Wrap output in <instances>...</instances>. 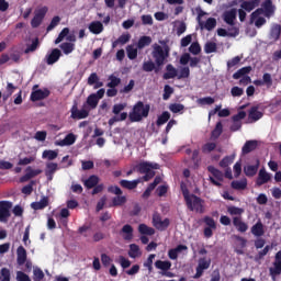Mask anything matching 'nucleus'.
<instances>
[{
	"mask_svg": "<svg viewBox=\"0 0 281 281\" xmlns=\"http://www.w3.org/2000/svg\"><path fill=\"white\" fill-rule=\"evenodd\" d=\"M159 44L155 43L151 45V57L156 61L157 67H164L170 57V46H168L166 41H159Z\"/></svg>",
	"mask_w": 281,
	"mask_h": 281,
	"instance_id": "1",
	"label": "nucleus"
},
{
	"mask_svg": "<svg viewBox=\"0 0 281 281\" xmlns=\"http://www.w3.org/2000/svg\"><path fill=\"white\" fill-rule=\"evenodd\" d=\"M150 113V104H144V102L138 101L130 112V122H142V120L148 117Z\"/></svg>",
	"mask_w": 281,
	"mask_h": 281,
	"instance_id": "2",
	"label": "nucleus"
},
{
	"mask_svg": "<svg viewBox=\"0 0 281 281\" xmlns=\"http://www.w3.org/2000/svg\"><path fill=\"white\" fill-rule=\"evenodd\" d=\"M261 14L266 19H271L276 14V5H273L272 0H265L261 3V8H258L250 14V23H254Z\"/></svg>",
	"mask_w": 281,
	"mask_h": 281,
	"instance_id": "3",
	"label": "nucleus"
},
{
	"mask_svg": "<svg viewBox=\"0 0 281 281\" xmlns=\"http://www.w3.org/2000/svg\"><path fill=\"white\" fill-rule=\"evenodd\" d=\"M186 205L190 212H196V214H205V200L199 195L191 193L186 200Z\"/></svg>",
	"mask_w": 281,
	"mask_h": 281,
	"instance_id": "4",
	"label": "nucleus"
},
{
	"mask_svg": "<svg viewBox=\"0 0 281 281\" xmlns=\"http://www.w3.org/2000/svg\"><path fill=\"white\" fill-rule=\"evenodd\" d=\"M136 170L137 172H139L140 175H145L143 177L144 181H150V179H153V177H155V170H157L159 168V165L157 164H150V162H139L138 165H136Z\"/></svg>",
	"mask_w": 281,
	"mask_h": 281,
	"instance_id": "5",
	"label": "nucleus"
},
{
	"mask_svg": "<svg viewBox=\"0 0 281 281\" xmlns=\"http://www.w3.org/2000/svg\"><path fill=\"white\" fill-rule=\"evenodd\" d=\"M124 109H126V103H117V104L113 105L112 113L114 114V116H112L109 120V122H108L109 126H113V124H115V122H124V120H126V117H128V113L122 112V111H124Z\"/></svg>",
	"mask_w": 281,
	"mask_h": 281,
	"instance_id": "6",
	"label": "nucleus"
},
{
	"mask_svg": "<svg viewBox=\"0 0 281 281\" xmlns=\"http://www.w3.org/2000/svg\"><path fill=\"white\" fill-rule=\"evenodd\" d=\"M11 210L12 202L5 200L0 201V223H8L10 216H12V213H10Z\"/></svg>",
	"mask_w": 281,
	"mask_h": 281,
	"instance_id": "7",
	"label": "nucleus"
},
{
	"mask_svg": "<svg viewBox=\"0 0 281 281\" xmlns=\"http://www.w3.org/2000/svg\"><path fill=\"white\" fill-rule=\"evenodd\" d=\"M212 265V259H207L205 257H202L198 261V266L195 268V274L193 276L194 280H199L203 276L204 271H207L210 269V266Z\"/></svg>",
	"mask_w": 281,
	"mask_h": 281,
	"instance_id": "8",
	"label": "nucleus"
},
{
	"mask_svg": "<svg viewBox=\"0 0 281 281\" xmlns=\"http://www.w3.org/2000/svg\"><path fill=\"white\" fill-rule=\"evenodd\" d=\"M153 225L155 228L158 229V232H166V229L170 227V218L167 217L165 220H161V215L155 213L153 215Z\"/></svg>",
	"mask_w": 281,
	"mask_h": 281,
	"instance_id": "9",
	"label": "nucleus"
},
{
	"mask_svg": "<svg viewBox=\"0 0 281 281\" xmlns=\"http://www.w3.org/2000/svg\"><path fill=\"white\" fill-rule=\"evenodd\" d=\"M273 267L269 268V273L272 280H276L278 276H281V250L274 256Z\"/></svg>",
	"mask_w": 281,
	"mask_h": 281,
	"instance_id": "10",
	"label": "nucleus"
},
{
	"mask_svg": "<svg viewBox=\"0 0 281 281\" xmlns=\"http://www.w3.org/2000/svg\"><path fill=\"white\" fill-rule=\"evenodd\" d=\"M47 7H42L41 9L35 11V15L31 20V27H40L41 23H43V19H45V15L47 14Z\"/></svg>",
	"mask_w": 281,
	"mask_h": 281,
	"instance_id": "11",
	"label": "nucleus"
},
{
	"mask_svg": "<svg viewBox=\"0 0 281 281\" xmlns=\"http://www.w3.org/2000/svg\"><path fill=\"white\" fill-rule=\"evenodd\" d=\"M203 14H205V12H201L198 15V23H199L200 30H207V32H212V30L216 27V19L209 18L205 22H203L201 20V16H203Z\"/></svg>",
	"mask_w": 281,
	"mask_h": 281,
	"instance_id": "12",
	"label": "nucleus"
},
{
	"mask_svg": "<svg viewBox=\"0 0 281 281\" xmlns=\"http://www.w3.org/2000/svg\"><path fill=\"white\" fill-rule=\"evenodd\" d=\"M190 65L191 68L199 67L201 58L190 56V53H184L180 56V65Z\"/></svg>",
	"mask_w": 281,
	"mask_h": 281,
	"instance_id": "13",
	"label": "nucleus"
},
{
	"mask_svg": "<svg viewBox=\"0 0 281 281\" xmlns=\"http://www.w3.org/2000/svg\"><path fill=\"white\" fill-rule=\"evenodd\" d=\"M69 41V43H76V35L70 34L69 35V27H64L57 38L55 40V45H58L59 43H63V41Z\"/></svg>",
	"mask_w": 281,
	"mask_h": 281,
	"instance_id": "14",
	"label": "nucleus"
},
{
	"mask_svg": "<svg viewBox=\"0 0 281 281\" xmlns=\"http://www.w3.org/2000/svg\"><path fill=\"white\" fill-rule=\"evenodd\" d=\"M43 170L41 169H33L32 167H26L25 175L20 178L21 183H25L30 181V179H34V177H38V175H42Z\"/></svg>",
	"mask_w": 281,
	"mask_h": 281,
	"instance_id": "15",
	"label": "nucleus"
},
{
	"mask_svg": "<svg viewBox=\"0 0 281 281\" xmlns=\"http://www.w3.org/2000/svg\"><path fill=\"white\" fill-rule=\"evenodd\" d=\"M71 117L72 120H85L87 117H89V111L87 110H78V103L75 102L71 110Z\"/></svg>",
	"mask_w": 281,
	"mask_h": 281,
	"instance_id": "16",
	"label": "nucleus"
},
{
	"mask_svg": "<svg viewBox=\"0 0 281 281\" xmlns=\"http://www.w3.org/2000/svg\"><path fill=\"white\" fill-rule=\"evenodd\" d=\"M262 0H239L241 10H245L246 12H252V10H256L258 5H260Z\"/></svg>",
	"mask_w": 281,
	"mask_h": 281,
	"instance_id": "17",
	"label": "nucleus"
},
{
	"mask_svg": "<svg viewBox=\"0 0 281 281\" xmlns=\"http://www.w3.org/2000/svg\"><path fill=\"white\" fill-rule=\"evenodd\" d=\"M269 181H271V173L267 172V169L263 167L259 170L256 184L260 187L265 186V183H269Z\"/></svg>",
	"mask_w": 281,
	"mask_h": 281,
	"instance_id": "18",
	"label": "nucleus"
},
{
	"mask_svg": "<svg viewBox=\"0 0 281 281\" xmlns=\"http://www.w3.org/2000/svg\"><path fill=\"white\" fill-rule=\"evenodd\" d=\"M49 90L48 89H38L31 93V101L38 102V100H45V98H49Z\"/></svg>",
	"mask_w": 281,
	"mask_h": 281,
	"instance_id": "19",
	"label": "nucleus"
},
{
	"mask_svg": "<svg viewBox=\"0 0 281 281\" xmlns=\"http://www.w3.org/2000/svg\"><path fill=\"white\" fill-rule=\"evenodd\" d=\"M60 56H63V53L58 48H54L50 54L46 55V64L47 65H54L60 60Z\"/></svg>",
	"mask_w": 281,
	"mask_h": 281,
	"instance_id": "20",
	"label": "nucleus"
},
{
	"mask_svg": "<svg viewBox=\"0 0 281 281\" xmlns=\"http://www.w3.org/2000/svg\"><path fill=\"white\" fill-rule=\"evenodd\" d=\"M258 109H260V106L254 105L248 112V120L251 123L258 122V120H262V115H265L262 112L258 111Z\"/></svg>",
	"mask_w": 281,
	"mask_h": 281,
	"instance_id": "21",
	"label": "nucleus"
},
{
	"mask_svg": "<svg viewBox=\"0 0 281 281\" xmlns=\"http://www.w3.org/2000/svg\"><path fill=\"white\" fill-rule=\"evenodd\" d=\"M142 69L147 74H150V71H155V74H159V71L161 70V66H157V61L147 60L143 63Z\"/></svg>",
	"mask_w": 281,
	"mask_h": 281,
	"instance_id": "22",
	"label": "nucleus"
},
{
	"mask_svg": "<svg viewBox=\"0 0 281 281\" xmlns=\"http://www.w3.org/2000/svg\"><path fill=\"white\" fill-rule=\"evenodd\" d=\"M238 34H240V30L236 26H232L227 30L225 29H217V36H231V37H236L238 36Z\"/></svg>",
	"mask_w": 281,
	"mask_h": 281,
	"instance_id": "23",
	"label": "nucleus"
},
{
	"mask_svg": "<svg viewBox=\"0 0 281 281\" xmlns=\"http://www.w3.org/2000/svg\"><path fill=\"white\" fill-rule=\"evenodd\" d=\"M223 21H225L227 23V25H231L232 27H234V25H236L235 21H236V9H231L228 11H225L223 13Z\"/></svg>",
	"mask_w": 281,
	"mask_h": 281,
	"instance_id": "24",
	"label": "nucleus"
},
{
	"mask_svg": "<svg viewBox=\"0 0 281 281\" xmlns=\"http://www.w3.org/2000/svg\"><path fill=\"white\" fill-rule=\"evenodd\" d=\"M258 168H260V160H256V165H247L244 167V173L246 177H256L258 175Z\"/></svg>",
	"mask_w": 281,
	"mask_h": 281,
	"instance_id": "25",
	"label": "nucleus"
},
{
	"mask_svg": "<svg viewBox=\"0 0 281 281\" xmlns=\"http://www.w3.org/2000/svg\"><path fill=\"white\" fill-rule=\"evenodd\" d=\"M181 251H188V246L180 244L176 248L169 249L168 257L170 258V260H177V258H179V254H181Z\"/></svg>",
	"mask_w": 281,
	"mask_h": 281,
	"instance_id": "26",
	"label": "nucleus"
},
{
	"mask_svg": "<svg viewBox=\"0 0 281 281\" xmlns=\"http://www.w3.org/2000/svg\"><path fill=\"white\" fill-rule=\"evenodd\" d=\"M16 254H18L16 262L20 267H23V265L27 262V250H25L23 246H20L16 249Z\"/></svg>",
	"mask_w": 281,
	"mask_h": 281,
	"instance_id": "27",
	"label": "nucleus"
},
{
	"mask_svg": "<svg viewBox=\"0 0 281 281\" xmlns=\"http://www.w3.org/2000/svg\"><path fill=\"white\" fill-rule=\"evenodd\" d=\"M164 80H172V78H178V71L172 64L166 66V72L162 75Z\"/></svg>",
	"mask_w": 281,
	"mask_h": 281,
	"instance_id": "28",
	"label": "nucleus"
},
{
	"mask_svg": "<svg viewBox=\"0 0 281 281\" xmlns=\"http://www.w3.org/2000/svg\"><path fill=\"white\" fill-rule=\"evenodd\" d=\"M100 183V178L95 175L90 176L88 179L83 181L85 188L87 190H92V188H95Z\"/></svg>",
	"mask_w": 281,
	"mask_h": 281,
	"instance_id": "29",
	"label": "nucleus"
},
{
	"mask_svg": "<svg viewBox=\"0 0 281 281\" xmlns=\"http://www.w3.org/2000/svg\"><path fill=\"white\" fill-rule=\"evenodd\" d=\"M233 225L241 234H245V232H247L249 229V226L247 225V223L243 222V220H240V217H234Z\"/></svg>",
	"mask_w": 281,
	"mask_h": 281,
	"instance_id": "30",
	"label": "nucleus"
},
{
	"mask_svg": "<svg viewBox=\"0 0 281 281\" xmlns=\"http://www.w3.org/2000/svg\"><path fill=\"white\" fill-rule=\"evenodd\" d=\"M251 66H246L238 69L235 74H233L234 80H240V78H245V76H249L251 74Z\"/></svg>",
	"mask_w": 281,
	"mask_h": 281,
	"instance_id": "31",
	"label": "nucleus"
},
{
	"mask_svg": "<svg viewBox=\"0 0 281 281\" xmlns=\"http://www.w3.org/2000/svg\"><path fill=\"white\" fill-rule=\"evenodd\" d=\"M140 181L139 179L137 180H121L120 181V186L121 188H124L125 190H135V188H137V186H139Z\"/></svg>",
	"mask_w": 281,
	"mask_h": 281,
	"instance_id": "32",
	"label": "nucleus"
},
{
	"mask_svg": "<svg viewBox=\"0 0 281 281\" xmlns=\"http://www.w3.org/2000/svg\"><path fill=\"white\" fill-rule=\"evenodd\" d=\"M49 205V198L43 196L41 201L31 204L32 210H45Z\"/></svg>",
	"mask_w": 281,
	"mask_h": 281,
	"instance_id": "33",
	"label": "nucleus"
},
{
	"mask_svg": "<svg viewBox=\"0 0 281 281\" xmlns=\"http://www.w3.org/2000/svg\"><path fill=\"white\" fill-rule=\"evenodd\" d=\"M89 30L92 34H102L104 32V25L100 21L91 22Z\"/></svg>",
	"mask_w": 281,
	"mask_h": 281,
	"instance_id": "34",
	"label": "nucleus"
},
{
	"mask_svg": "<svg viewBox=\"0 0 281 281\" xmlns=\"http://www.w3.org/2000/svg\"><path fill=\"white\" fill-rule=\"evenodd\" d=\"M251 234L257 237L265 236V225H262V222L259 221L251 227Z\"/></svg>",
	"mask_w": 281,
	"mask_h": 281,
	"instance_id": "35",
	"label": "nucleus"
},
{
	"mask_svg": "<svg viewBox=\"0 0 281 281\" xmlns=\"http://www.w3.org/2000/svg\"><path fill=\"white\" fill-rule=\"evenodd\" d=\"M223 135V122L218 121L211 132V139H218Z\"/></svg>",
	"mask_w": 281,
	"mask_h": 281,
	"instance_id": "36",
	"label": "nucleus"
},
{
	"mask_svg": "<svg viewBox=\"0 0 281 281\" xmlns=\"http://www.w3.org/2000/svg\"><path fill=\"white\" fill-rule=\"evenodd\" d=\"M121 233L124 234V240H133V226L131 224H126L122 227Z\"/></svg>",
	"mask_w": 281,
	"mask_h": 281,
	"instance_id": "37",
	"label": "nucleus"
},
{
	"mask_svg": "<svg viewBox=\"0 0 281 281\" xmlns=\"http://www.w3.org/2000/svg\"><path fill=\"white\" fill-rule=\"evenodd\" d=\"M138 232H139V234H143L144 236H155V228L149 227L146 224H139Z\"/></svg>",
	"mask_w": 281,
	"mask_h": 281,
	"instance_id": "38",
	"label": "nucleus"
},
{
	"mask_svg": "<svg viewBox=\"0 0 281 281\" xmlns=\"http://www.w3.org/2000/svg\"><path fill=\"white\" fill-rule=\"evenodd\" d=\"M59 47L66 56H69V54H71V52H74V49H76V44L65 42V43H61L59 45Z\"/></svg>",
	"mask_w": 281,
	"mask_h": 281,
	"instance_id": "39",
	"label": "nucleus"
},
{
	"mask_svg": "<svg viewBox=\"0 0 281 281\" xmlns=\"http://www.w3.org/2000/svg\"><path fill=\"white\" fill-rule=\"evenodd\" d=\"M156 269H160V271H170V268L172 267V262L170 261H164V260H157L155 262Z\"/></svg>",
	"mask_w": 281,
	"mask_h": 281,
	"instance_id": "40",
	"label": "nucleus"
},
{
	"mask_svg": "<svg viewBox=\"0 0 281 281\" xmlns=\"http://www.w3.org/2000/svg\"><path fill=\"white\" fill-rule=\"evenodd\" d=\"M150 43H153V37L144 35L138 40L137 49H144V47H148Z\"/></svg>",
	"mask_w": 281,
	"mask_h": 281,
	"instance_id": "41",
	"label": "nucleus"
},
{
	"mask_svg": "<svg viewBox=\"0 0 281 281\" xmlns=\"http://www.w3.org/2000/svg\"><path fill=\"white\" fill-rule=\"evenodd\" d=\"M256 146H258L257 142H246L243 146L241 153L244 155H249L252 150H256Z\"/></svg>",
	"mask_w": 281,
	"mask_h": 281,
	"instance_id": "42",
	"label": "nucleus"
},
{
	"mask_svg": "<svg viewBox=\"0 0 281 281\" xmlns=\"http://www.w3.org/2000/svg\"><path fill=\"white\" fill-rule=\"evenodd\" d=\"M280 34H281V25L280 24L272 25V27L270 30L271 38H273L274 41H279Z\"/></svg>",
	"mask_w": 281,
	"mask_h": 281,
	"instance_id": "43",
	"label": "nucleus"
},
{
	"mask_svg": "<svg viewBox=\"0 0 281 281\" xmlns=\"http://www.w3.org/2000/svg\"><path fill=\"white\" fill-rule=\"evenodd\" d=\"M128 256L130 258H138V256H142V252L139 251V246L137 244L130 245Z\"/></svg>",
	"mask_w": 281,
	"mask_h": 281,
	"instance_id": "44",
	"label": "nucleus"
},
{
	"mask_svg": "<svg viewBox=\"0 0 281 281\" xmlns=\"http://www.w3.org/2000/svg\"><path fill=\"white\" fill-rule=\"evenodd\" d=\"M233 190H245L247 188V179H244V180H234L232 183H231Z\"/></svg>",
	"mask_w": 281,
	"mask_h": 281,
	"instance_id": "45",
	"label": "nucleus"
},
{
	"mask_svg": "<svg viewBox=\"0 0 281 281\" xmlns=\"http://www.w3.org/2000/svg\"><path fill=\"white\" fill-rule=\"evenodd\" d=\"M207 170L211 172V175H213L215 179H217V181H223L224 175L221 170L216 169L214 166H209Z\"/></svg>",
	"mask_w": 281,
	"mask_h": 281,
	"instance_id": "46",
	"label": "nucleus"
},
{
	"mask_svg": "<svg viewBox=\"0 0 281 281\" xmlns=\"http://www.w3.org/2000/svg\"><path fill=\"white\" fill-rule=\"evenodd\" d=\"M126 203V196L125 195H116L112 199V205L113 207H120Z\"/></svg>",
	"mask_w": 281,
	"mask_h": 281,
	"instance_id": "47",
	"label": "nucleus"
},
{
	"mask_svg": "<svg viewBox=\"0 0 281 281\" xmlns=\"http://www.w3.org/2000/svg\"><path fill=\"white\" fill-rule=\"evenodd\" d=\"M98 102H100V100L98 99V95H95V93H92L87 98V104L91 109H95L98 106Z\"/></svg>",
	"mask_w": 281,
	"mask_h": 281,
	"instance_id": "48",
	"label": "nucleus"
},
{
	"mask_svg": "<svg viewBox=\"0 0 281 281\" xmlns=\"http://www.w3.org/2000/svg\"><path fill=\"white\" fill-rule=\"evenodd\" d=\"M110 82H108L106 87L110 89H115V87H119L122 82V79L115 77L114 75H111L109 77Z\"/></svg>",
	"mask_w": 281,
	"mask_h": 281,
	"instance_id": "49",
	"label": "nucleus"
},
{
	"mask_svg": "<svg viewBox=\"0 0 281 281\" xmlns=\"http://www.w3.org/2000/svg\"><path fill=\"white\" fill-rule=\"evenodd\" d=\"M43 159H48V161H54L58 157V151L56 150H44L42 154Z\"/></svg>",
	"mask_w": 281,
	"mask_h": 281,
	"instance_id": "50",
	"label": "nucleus"
},
{
	"mask_svg": "<svg viewBox=\"0 0 281 281\" xmlns=\"http://www.w3.org/2000/svg\"><path fill=\"white\" fill-rule=\"evenodd\" d=\"M168 120H170V112L165 111L161 113L160 116H158L156 124L157 126H162V124H166Z\"/></svg>",
	"mask_w": 281,
	"mask_h": 281,
	"instance_id": "51",
	"label": "nucleus"
},
{
	"mask_svg": "<svg viewBox=\"0 0 281 281\" xmlns=\"http://www.w3.org/2000/svg\"><path fill=\"white\" fill-rule=\"evenodd\" d=\"M218 49V46L214 42H206L204 45V52L205 54H214Z\"/></svg>",
	"mask_w": 281,
	"mask_h": 281,
	"instance_id": "52",
	"label": "nucleus"
},
{
	"mask_svg": "<svg viewBox=\"0 0 281 281\" xmlns=\"http://www.w3.org/2000/svg\"><path fill=\"white\" fill-rule=\"evenodd\" d=\"M189 52L193 56H199L201 54V44H199V42H193L189 47Z\"/></svg>",
	"mask_w": 281,
	"mask_h": 281,
	"instance_id": "53",
	"label": "nucleus"
},
{
	"mask_svg": "<svg viewBox=\"0 0 281 281\" xmlns=\"http://www.w3.org/2000/svg\"><path fill=\"white\" fill-rule=\"evenodd\" d=\"M126 52H127V58L130 60H135V58H137V48H135V46L127 45Z\"/></svg>",
	"mask_w": 281,
	"mask_h": 281,
	"instance_id": "54",
	"label": "nucleus"
},
{
	"mask_svg": "<svg viewBox=\"0 0 281 281\" xmlns=\"http://www.w3.org/2000/svg\"><path fill=\"white\" fill-rule=\"evenodd\" d=\"M228 214H231V216H240L241 214H244L245 210L238 206H229L227 209Z\"/></svg>",
	"mask_w": 281,
	"mask_h": 281,
	"instance_id": "55",
	"label": "nucleus"
},
{
	"mask_svg": "<svg viewBox=\"0 0 281 281\" xmlns=\"http://www.w3.org/2000/svg\"><path fill=\"white\" fill-rule=\"evenodd\" d=\"M198 104H200V106H205V104H207L209 106L214 104L215 100L212 97H204V98H200L198 99Z\"/></svg>",
	"mask_w": 281,
	"mask_h": 281,
	"instance_id": "56",
	"label": "nucleus"
},
{
	"mask_svg": "<svg viewBox=\"0 0 281 281\" xmlns=\"http://www.w3.org/2000/svg\"><path fill=\"white\" fill-rule=\"evenodd\" d=\"M183 109H186V105H183L181 103H171L169 105V110L171 111V113H181V111H183Z\"/></svg>",
	"mask_w": 281,
	"mask_h": 281,
	"instance_id": "57",
	"label": "nucleus"
},
{
	"mask_svg": "<svg viewBox=\"0 0 281 281\" xmlns=\"http://www.w3.org/2000/svg\"><path fill=\"white\" fill-rule=\"evenodd\" d=\"M173 93H175V89L172 87H170L169 85H166L164 88L162 99L170 100V95H172Z\"/></svg>",
	"mask_w": 281,
	"mask_h": 281,
	"instance_id": "58",
	"label": "nucleus"
},
{
	"mask_svg": "<svg viewBox=\"0 0 281 281\" xmlns=\"http://www.w3.org/2000/svg\"><path fill=\"white\" fill-rule=\"evenodd\" d=\"M262 82L266 85V87H268V89L273 87V79L271 78V74L265 72L262 76Z\"/></svg>",
	"mask_w": 281,
	"mask_h": 281,
	"instance_id": "59",
	"label": "nucleus"
},
{
	"mask_svg": "<svg viewBox=\"0 0 281 281\" xmlns=\"http://www.w3.org/2000/svg\"><path fill=\"white\" fill-rule=\"evenodd\" d=\"M234 164V157L226 156L220 161L221 168H227L228 166H232Z\"/></svg>",
	"mask_w": 281,
	"mask_h": 281,
	"instance_id": "60",
	"label": "nucleus"
},
{
	"mask_svg": "<svg viewBox=\"0 0 281 281\" xmlns=\"http://www.w3.org/2000/svg\"><path fill=\"white\" fill-rule=\"evenodd\" d=\"M245 93V90L238 86H235L231 89V95H233V98H240V95H243Z\"/></svg>",
	"mask_w": 281,
	"mask_h": 281,
	"instance_id": "61",
	"label": "nucleus"
},
{
	"mask_svg": "<svg viewBox=\"0 0 281 281\" xmlns=\"http://www.w3.org/2000/svg\"><path fill=\"white\" fill-rule=\"evenodd\" d=\"M182 78H190V67L186 66L180 69L178 80H182Z\"/></svg>",
	"mask_w": 281,
	"mask_h": 281,
	"instance_id": "62",
	"label": "nucleus"
},
{
	"mask_svg": "<svg viewBox=\"0 0 281 281\" xmlns=\"http://www.w3.org/2000/svg\"><path fill=\"white\" fill-rule=\"evenodd\" d=\"M203 221L209 228L216 229V222L213 217L204 216Z\"/></svg>",
	"mask_w": 281,
	"mask_h": 281,
	"instance_id": "63",
	"label": "nucleus"
},
{
	"mask_svg": "<svg viewBox=\"0 0 281 281\" xmlns=\"http://www.w3.org/2000/svg\"><path fill=\"white\" fill-rule=\"evenodd\" d=\"M16 280H19V281H32L30 279V276H27L25 272H22V271H18Z\"/></svg>",
	"mask_w": 281,
	"mask_h": 281,
	"instance_id": "64",
	"label": "nucleus"
}]
</instances>
